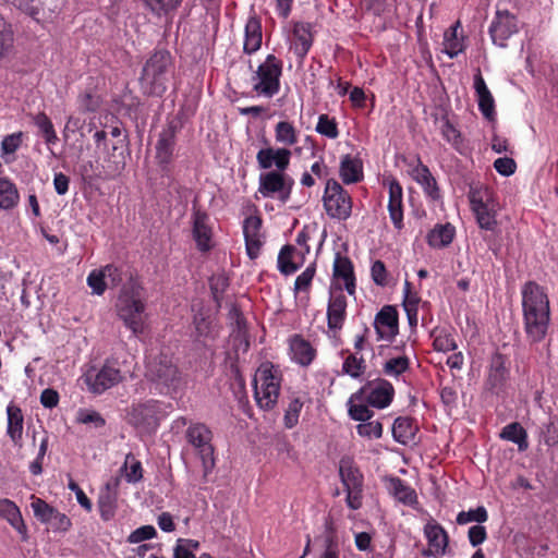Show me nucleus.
<instances>
[{"instance_id":"nucleus-17","label":"nucleus","mask_w":558,"mask_h":558,"mask_svg":"<svg viewBox=\"0 0 558 558\" xmlns=\"http://www.w3.org/2000/svg\"><path fill=\"white\" fill-rule=\"evenodd\" d=\"M292 153L287 147L267 146L256 154V161L260 169L275 172H286L290 166Z\"/></svg>"},{"instance_id":"nucleus-31","label":"nucleus","mask_w":558,"mask_h":558,"mask_svg":"<svg viewBox=\"0 0 558 558\" xmlns=\"http://www.w3.org/2000/svg\"><path fill=\"white\" fill-rule=\"evenodd\" d=\"M312 47V34L308 24L296 23L293 28L291 49L303 59Z\"/></svg>"},{"instance_id":"nucleus-12","label":"nucleus","mask_w":558,"mask_h":558,"mask_svg":"<svg viewBox=\"0 0 558 558\" xmlns=\"http://www.w3.org/2000/svg\"><path fill=\"white\" fill-rule=\"evenodd\" d=\"M393 396L395 388L391 383L386 379L378 378L366 383L354 395H352V399L365 401L368 405L377 409H385L392 402Z\"/></svg>"},{"instance_id":"nucleus-34","label":"nucleus","mask_w":558,"mask_h":558,"mask_svg":"<svg viewBox=\"0 0 558 558\" xmlns=\"http://www.w3.org/2000/svg\"><path fill=\"white\" fill-rule=\"evenodd\" d=\"M454 234L456 229L451 223H437L427 233L426 241L433 248H442L453 241Z\"/></svg>"},{"instance_id":"nucleus-8","label":"nucleus","mask_w":558,"mask_h":558,"mask_svg":"<svg viewBox=\"0 0 558 558\" xmlns=\"http://www.w3.org/2000/svg\"><path fill=\"white\" fill-rule=\"evenodd\" d=\"M339 475L347 492V505L352 510L362 507L364 477L351 457H342L339 461Z\"/></svg>"},{"instance_id":"nucleus-36","label":"nucleus","mask_w":558,"mask_h":558,"mask_svg":"<svg viewBox=\"0 0 558 558\" xmlns=\"http://www.w3.org/2000/svg\"><path fill=\"white\" fill-rule=\"evenodd\" d=\"M0 518L4 519L19 533H26L21 511L12 500L7 498L0 499Z\"/></svg>"},{"instance_id":"nucleus-1","label":"nucleus","mask_w":558,"mask_h":558,"mask_svg":"<svg viewBox=\"0 0 558 558\" xmlns=\"http://www.w3.org/2000/svg\"><path fill=\"white\" fill-rule=\"evenodd\" d=\"M524 330L527 338L538 342L546 336L550 307L546 290L535 281H526L521 288Z\"/></svg>"},{"instance_id":"nucleus-20","label":"nucleus","mask_w":558,"mask_h":558,"mask_svg":"<svg viewBox=\"0 0 558 558\" xmlns=\"http://www.w3.org/2000/svg\"><path fill=\"white\" fill-rule=\"evenodd\" d=\"M410 174L412 179L421 185L427 198L433 202L439 201L441 198L440 189L436 179L429 171L428 167L422 163L421 159H417V163L411 170Z\"/></svg>"},{"instance_id":"nucleus-45","label":"nucleus","mask_w":558,"mask_h":558,"mask_svg":"<svg viewBox=\"0 0 558 558\" xmlns=\"http://www.w3.org/2000/svg\"><path fill=\"white\" fill-rule=\"evenodd\" d=\"M304 402L300 397H292L284 410L283 424L291 429L299 423V417L303 409Z\"/></svg>"},{"instance_id":"nucleus-28","label":"nucleus","mask_w":558,"mask_h":558,"mask_svg":"<svg viewBox=\"0 0 558 558\" xmlns=\"http://www.w3.org/2000/svg\"><path fill=\"white\" fill-rule=\"evenodd\" d=\"M339 175L344 184L357 183L363 179V162L359 157L344 155L341 157Z\"/></svg>"},{"instance_id":"nucleus-7","label":"nucleus","mask_w":558,"mask_h":558,"mask_svg":"<svg viewBox=\"0 0 558 558\" xmlns=\"http://www.w3.org/2000/svg\"><path fill=\"white\" fill-rule=\"evenodd\" d=\"M283 63L275 54H268L251 76L252 90L257 96L272 98L280 90Z\"/></svg>"},{"instance_id":"nucleus-62","label":"nucleus","mask_w":558,"mask_h":558,"mask_svg":"<svg viewBox=\"0 0 558 558\" xmlns=\"http://www.w3.org/2000/svg\"><path fill=\"white\" fill-rule=\"evenodd\" d=\"M157 534L156 529L153 525H143L134 530L129 536L128 542L130 544H138L146 539H151Z\"/></svg>"},{"instance_id":"nucleus-29","label":"nucleus","mask_w":558,"mask_h":558,"mask_svg":"<svg viewBox=\"0 0 558 558\" xmlns=\"http://www.w3.org/2000/svg\"><path fill=\"white\" fill-rule=\"evenodd\" d=\"M389 493L401 504L416 508L418 505L416 492L399 477L388 480Z\"/></svg>"},{"instance_id":"nucleus-49","label":"nucleus","mask_w":558,"mask_h":558,"mask_svg":"<svg viewBox=\"0 0 558 558\" xmlns=\"http://www.w3.org/2000/svg\"><path fill=\"white\" fill-rule=\"evenodd\" d=\"M488 520V512L485 507L478 506L475 509H470L468 511H461L458 513L456 521L459 525H464L470 522H477L482 524Z\"/></svg>"},{"instance_id":"nucleus-42","label":"nucleus","mask_w":558,"mask_h":558,"mask_svg":"<svg viewBox=\"0 0 558 558\" xmlns=\"http://www.w3.org/2000/svg\"><path fill=\"white\" fill-rule=\"evenodd\" d=\"M194 328L198 339H214L217 336V330L210 317L199 312L194 315Z\"/></svg>"},{"instance_id":"nucleus-33","label":"nucleus","mask_w":558,"mask_h":558,"mask_svg":"<svg viewBox=\"0 0 558 558\" xmlns=\"http://www.w3.org/2000/svg\"><path fill=\"white\" fill-rule=\"evenodd\" d=\"M175 146V130L169 128L159 134L156 144V159L160 165H168L174 151Z\"/></svg>"},{"instance_id":"nucleus-25","label":"nucleus","mask_w":558,"mask_h":558,"mask_svg":"<svg viewBox=\"0 0 558 558\" xmlns=\"http://www.w3.org/2000/svg\"><path fill=\"white\" fill-rule=\"evenodd\" d=\"M474 89L480 111L486 119H493L495 116V100L480 70L474 74Z\"/></svg>"},{"instance_id":"nucleus-23","label":"nucleus","mask_w":558,"mask_h":558,"mask_svg":"<svg viewBox=\"0 0 558 558\" xmlns=\"http://www.w3.org/2000/svg\"><path fill=\"white\" fill-rule=\"evenodd\" d=\"M289 349L291 359L302 366H308L316 356V350L301 335H293L289 338Z\"/></svg>"},{"instance_id":"nucleus-52","label":"nucleus","mask_w":558,"mask_h":558,"mask_svg":"<svg viewBox=\"0 0 558 558\" xmlns=\"http://www.w3.org/2000/svg\"><path fill=\"white\" fill-rule=\"evenodd\" d=\"M13 31L11 25L0 15V59L13 47Z\"/></svg>"},{"instance_id":"nucleus-13","label":"nucleus","mask_w":558,"mask_h":558,"mask_svg":"<svg viewBox=\"0 0 558 558\" xmlns=\"http://www.w3.org/2000/svg\"><path fill=\"white\" fill-rule=\"evenodd\" d=\"M347 307L348 300L342 288L330 291L326 312L329 337L337 338L342 330L348 316Z\"/></svg>"},{"instance_id":"nucleus-2","label":"nucleus","mask_w":558,"mask_h":558,"mask_svg":"<svg viewBox=\"0 0 558 558\" xmlns=\"http://www.w3.org/2000/svg\"><path fill=\"white\" fill-rule=\"evenodd\" d=\"M144 288L136 280L123 283L119 293L116 311L124 326L135 338H140L148 327Z\"/></svg>"},{"instance_id":"nucleus-22","label":"nucleus","mask_w":558,"mask_h":558,"mask_svg":"<svg viewBox=\"0 0 558 558\" xmlns=\"http://www.w3.org/2000/svg\"><path fill=\"white\" fill-rule=\"evenodd\" d=\"M389 217L397 229L403 227V190L401 184L392 179L389 182V201H388Z\"/></svg>"},{"instance_id":"nucleus-51","label":"nucleus","mask_w":558,"mask_h":558,"mask_svg":"<svg viewBox=\"0 0 558 558\" xmlns=\"http://www.w3.org/2000/svg\"><path fill=\"white\" fill-rule=\"evenodd\" d=\"M156 15L161 16L179 8L183 0H143Z\"/></svg>"},{"instance_id":"nucleus-15","label":"nucleus","mask_w":558,"mask_h":558,"mask_svg":"<svg viewBox=\"0 0 558 558\" xmlns=\"http://www.w3.org/2000/svg\"><path fill=\"white\" fill-rule=\"evenodd\" d=\"M83 380L89 391L100 395L122 380L121 371L112 365H104L100 369L88 371Z\"/></svg>"},{"instance_id":"nucleus-37","label":"nucleus","mask_w":558,"mask_h":558,"mask_svg":"<svg viewBox=\"0 0 558 558\" xmlns=\"http://www.w3.org/2000/svg\"><path fill=\"white\" fill-rule=\"evenodd\" d=\"M499 437L504 440L515 444L520 451H524L529 447L527 433L518 422L506 425L501 429Z\"/></svg>"},{"instance_id":"nucleus-47","label":"nucleus","mask_w":558,"mask_h":558,"mask_svg":"<svg viewBox=\"0 0 558 558\" xmlns=\"http://www.w3.org/2000/svg\"><path fill=\"white\" fill-rule=\"evenodd\" d=\"M432 337L434 338L433 347L436 351L449 352L457 349L453 336L446 329L434 330Z\"/></svg>"},{"instance_id":"nucleus-38","label":"nucleus","mask_w":558,"mask_h":558,"mask_svg":"<svg viewBox=\"0 0 558 558\" xmlns=\"http://www.w3.org/2000/svg\"><path fill=\"white\" fill-rule=\"evenodd\" d=\"M8 428L7 433L14 444H19L23 434V414L19 407L12 403L7 408Z\"/></svg>"},{"instance_id":"nucleus-26","label":"nucleus","mask_w":558,"mask_h":558,"mask_svg":"<svg viewBox=\"0 0 558 558\" xmlns=\"http://www.w3.org/2000/svg\"><path fill=\"white\" fill-rule=\"evenodd\" d=\"M470 202L480 228L493 231L497 226L495 211L476 193L471 195Z\"/></svg>"},{"instance_id":"nucleus-16","label":"nucleus","mask_w":558,"mask_h":558,"mask_svg":"<svg viewBox=\"0 0 558 558\" xmlns=\"http://www.w3.org/2000/svg\"><path fill=\"white\" fill-rule=\"evenodd\" d=\"M427 541V548L422 550V556L429 558H441L447 555L449 546V535L446 530L435 520L430 519L423 529Z\"/></svg>"},{"instance_id":"nucleus-9","label":"nucleus","mask_w":558,"mask_h":558,"mask_svg":"<svg viewBox=\"0 0 558 558\" xmlns=\"http://www.w3.org/2000/svg\"><path fill=\"white\" fill-rule=\"evenodd\" d=\"M323 204L327 215L332 219L347 220L351 216L352 198L335 179L326 182Z\"/></svg>"},{"instance_id":"nucleus-10","label":"nucleus","mask_w":558,"mask_h":558,"mask_svg":"<svg viewBox=\"0 0 558 558\" xmlns=\"http://www.w3.org/2000/svg\"><path fill=\"white\" fill-rule=\"evenodd\" d=\"M166 415L165 405L157 400H147L142 403L132 404L128 410V422L143 430L156 429L161 417Z\"/></svg>"},{"instance_id":"nucleus-5","label":"nucleus","mask_w":558,"mask_h":558,"mask_svg":"<svg viewBox=\"0 0 558 558\" xmlns=\"http://www.w3.org/2000/svg\"><path fill=\"white\" fill-rule=\"evenodd\" d=\"M186 442L193 448L202 462V482L206 483L208 475L216 465L214 434L204 423H191L184 433Z\"/></svg>"},{"instance_id":"nucleus-57","label":"nucleus","mask_w":558,"mask_h":558,"mask_svg":"<svg viewBox=\"0 0 558 558\" xmlns=\"http://www.w3.org/2000/svg\"><path fill=\"white\" fill-rule=\"evenodd\" d=\"M3 3H10L31 15L34 20H39L40 7L38 0H0Z\"/></svg>"},{"instance_id":"nucleus-39","label":"nucleus","mask_w":558,"mask_h":558,"mask_svg":"<svg viewBox=\"0 0 558 558\" xmlns=\"http://www.w3.org/2000/svg\"><path fill=\"white\" fill-rule=\"evenodd\" d=\"M20 202V194L16 185L7 178L0 177V208L12 209Z\"/></svg>"},{"instance_id":"nucleus-11","label":"nucleus","mask_w":558,"mask_h":558,"mask_svg":"<svg viewBox=\"0 0 558 558\" xmlns=\"http://www.w3.org/2000/svg\"><path fill=\"white\" fill-rule=\"evenodd\" d=\"M294 180L284 172L267 171L259 174L258 193L265 198H276L280 203L289 202Z\"/></svg>"},{"instance_id":"nucleus-59","label":"nucleus","mask_w":558,"mask_h":558,"mask_svg":"<svg viewBox=\"0 0 558 558\" xmlns=\"http://www.w3.org/2000/svg\"><path fill=\"white\" fill-rule=\"evenodd\" d=\"M356 432L361 437L380 438L383 435V425L378 421H365L356 426Z\"/></svg>"},{"instance_id":"nucleus-58","label":"nucleus","mask_w":558,"mask_h":558,"mask_svg":"<svg viewBox=\"0 0 558 558\" xmlns=\"http://www.w3.org/2000/svg\"><path fill=\"white\" fill-rule=\"evenodd\" d=\"M87 284L93 293L101 295L108 287L102 269H95L87 276Z\"/></svg>"},{"instance_id":"nucleus-46","label":"nucleus","mask_w":558,"mask_h":558,"mask_svg":"<svg viewBox=\"0 0 558 558\" xmlns=\"http://www.w3.org/2000/svg\"><path fill=\"white\" fill-rule=\"evenodd\" d=\"M122 471L129 483H137L143 478L142 463L132 453L126 454Z\"/></svg>"},{"instance_id":"nucleus-55","label":"nucleus","mask_w":558,"mask_h":558,"mask_svg":"<svg viewBox=\"0 0 558 558\" xmlns=\"http://www.w3.org/2000/svg\"><path fill=\"white\" fill-rule=\"evenodd\" d=\"M356 399L349 400V415L354 421L365 422L368 421L373 416V411L368 409V404L363 403L364 401H359L360 403H355Z\"/></svg>"},{"instance_id":"nucleus-19","label":"nucleus","mask_w":558,"mask_h":558,"mask_svg":"<svg viewBox=\"0 0 558 558\" xmlns=\"http://www.w3.org/2000/svg\"><path fill=\"white\" fill-rule=\"evenodd\" d=\"M192 233L196 246L202 252H208L211 248L213 231L209 226V216L201 210L193 209L192 214Z\"/></svg>"},{"instance_id":"nucleus-6","label":"nucleus","mask_w":558,"mask_h":558,"mask_svg":"<svg viewBox=\"0 0 558 558\" xmlns=\"http://www.w3.org/2000/svg\"><path fill=\"white\" fill-rule=\"evenodd\" d=\"M145 376L162 393L177 390L182 381L178 366L163 354L149 359Z\"/></svg>"},{"instance_id":"nucleus-64","label":"nucleus","mask_w":558,"mask_h":558,"mask_svg":"<svg viewBox=\"0 0 558 558\" xmlns=\"http://www.w3.org/2000/svg\"><path fill=\"white\" fill-rule=\"evenodd\" d=\"M22 143V133H13L4 136L1 142L2 155L14 154Z\"/></svg>"},{"instance_id":"nucleus-4","label":"nucleus","mask_w":558,"mask_h":558,"mask_svg":"<svg viewBox=\"0 0 558 558\" xmlns=\"http://www.w3.org/2000/svg\"><path fill=\"white\" fill-rule=\"evenodd\" d=\"M282 374L278 365L263 362L253 378L254 399L263 411L272 410L279 399Z\"/></svg>"},{"instance_id":"nucleus-48","label":"nucleus","mask_w":558,"mask_h":558,"mask_svg":"<svg viewBox=\"0 0 558 558\" xmlns=\"http://www.w3.org/2000/svg\"><path fill=\"white\" fill-rule=\"evenodd\" d=\"M315 131L330 140H335L339 136L338 123L335 118H330L328 114H320L318 117Z\"/></svg>"},{"instance_id":"nucleus-30","label":"nucleus","mask_w":558,"mask_h":558,"mask_svg":"<svg viewBox=\"0 0 558 558\" xmlns=\"http://www.w3.org/2000/svg\"><path fill=\"white\" fill-rule=\"evenodd\" d=\"M509 371L506 366V359L502 354H495L490 361L487 378V386L490 390L497 391L506 383Z\"/></svg>"},{"instance_id":"nucleus-40","label":"nucleus","mask_w":558,"mask_h":558,"mask_svg":"<svg viewBox=\"0 0 558 558\" xmlns=\"http://www.w3.org/2000/svg\"><path fill=\"white\" fill-rule=\"evenodd\" d=\"M381 369L386 376L399 379L410 369V359L407 355L389 357L384 362Z\"/></svg>"},{"instance_id":"nucleus-32","label":"nucleus","mask_w":558,"mask_h":558,"mask_svg":"<svg viewBox=\"0 0 558 558\" xmlns=\"http://www.w3.org/2000/svg\"><path fill=\"white\" fill-rule=\"evenodd\" d=\"M303 262L304 259H301L296 253V247L290 244L281 247L277 259L278 269L284 276L294 274L302 266Z\"/></svg>"},{"instance_id":"nucleus-53","label":"nucleus","mask_w":558,"mask_h":558,"mask_svg":"<svg viewBox=\"0 0 558 558\" xmlns=\"http://www.w3.org/2000/svg\"><path fill=\"white\" fill-rule=\"evenodd\" d=\"M440 132L449 144L459 149L462 144L461 133L446 117L441 119Z\"/></svg>"},{"instance_id":"nucleus-3","label":"nucleus","mask_w":558,"mask_h":558,"mask_svg":"<svg viewBox=\"0 0 558 558\" xmlns=\"http://www.w3.org/2000/svg\"><path fill=\"white\" fill-rule=\"evenodd\" d=\"M173 72V61L166 49L155 50L145 62L141 76V87L147 95L162 96L167 90V83Z\"/></svg>"},{"instance_id":"nucleus-41","label":"nucleus","mask_w":558,"mask_h":558,"mask_svg":"<svg viewBox=\"0 0 558 558\" xmlns=\"http://www.w3.org/2000/svg\"><path fill=\"white\" fill-rule=\"evenodd\" d=\"M276 142L284 146H293L299 141V132L289 121H279L275 125Z\"/></svg>"},{"instance_id":"nucleus-35","label":"nucleus","mask_w":558,"mask_h":558,"mask_svg":"<svg viewBox=\"0 0 558 558\" xmlns=\"http://www.w3.org/2000/svg\"><path fill=\"white\" fill-rule=\"evenodd\" d=\"M341 356L343 357L342 374L353 379H359L364 375L367 366L363 355L351 353L349 350H342Z\"/></svg>"},{"instance_id":"nucleus-24","label":"nucleus","mask_w":558,"mask_h":558,"mask_svg":"<svg viewBox=\"0 0 558 558\" xmlns=\"http://www.w3.org/2000/svg\"><path fill=\"white\" fill-rule=\"evenodd\" d=\"M333 277L342 280L348 294H355V276L349 257L337 253L333 260Z\"/></svg>"},{"instance_id":"nucleus-27","label":"nucleus","mask_w":558,"mask_h":558,"mask_svg":"<svg viewBox=\"0 0 558 558\" xmlns=\"http://www.w3.org/2000/svg\"><path fill=\"white\" fill-rule=\"evenodd\" d=\"M418 426L412 417L399 416L392 425V437L401 445L414 442Z\"/></svg>"},{"instance_id":"nucleus-56","label":"nucleus","mask_w":558,"mask_h":558,"mask_svg":"<svg viewBox=\"0 0 558 558\" xmlns=\"http://www.w3.org/2000/svg\"><path fill=\"white\" fill-rule=\"evenodd\" d=\"M76 421L81 424L92 425L95 428H101L106 424V420L101 414L94 410H80Z\"/></svg>"},{"instance_id":"nucleus-21","label":"nucleus","mask_w":558,"mask_h":558,"mask_svg":"<svg viewBox=\"0 0 558 558\" xmlns=\"http://www.w3.org/2000/svg\"><path fill=\"white\" fill-rule=\"evenodd\" d=\"M263 40L262 21L253 12L245 23L243 51L253 54L259 50Z\"/></svg>"},{"instance_id":"nucleus-61","label":"nucleus","mask_w":558,"mask_h":558,"mask_svg":"<svg viewBox=\"0 0 558 558\" xmlns=\"http://www.w3.org/2000/svg\"><path fill=\"white\" fill-rule=\"evenodd\" d=\"M542 439L545 445L553 447L558 444V421L550 418L542 428Z\"/></svg>"},{"instance_id":"nucleus-63","label":"nucleus","mask_w":558,"mask_h":558,"mask_svg":"<svg viewBox=\"0 0 558 558\" xmlns=\"http://www.w3.org/2000/svg\"><path fill=\"white\" fill-rule=\"evenodd\" d=\"M262 219L258 216H250L244 219L243 234L244 239L250 236L262 235Z\"/></svg>"},{"instance_id":"nucleus-44","label":"nucleus","mask_w":558,"mask_h":558,"mask_svg":"<svg viewBox=\"0 0 558 558\" xmlns=\"http://www.w3.org/2000/svg\"><path fill=\"white\" fill-rule=\"evenodd\" d=\"M102 269V272L105 275L107 284L111 288H116L124 282V280L128 279V282L130 280H134L132 278V275L124 271L122 267L116 266V265H106Z\"/></svg>"},{"instance_id":"nucleus-18","label":"nucleus","mask_w":558,"mask_h":558,"mask_svg":"<svg viewBox=\"0 0 558 558\" xmlns=\"http://www.w3.org/2000/svg\"><path fill=\"white\" fill-rule=\"evenodd\" d=\"M374 328L377 340L393 341L399 332V317L391 305L384 306L375 316Z\"/></svg>"},{"instance_id":"nucleus-54","label":"nucleus","mask_w":558,"mask_h":558,"mask_svg":"<svg viewBox=\"0 0 558 558\" xmlns=\"http://www.w3.org/2000/svg\"><path fill=\"white\" fill-rule=\"evenodd\" d=\"M100 106V97L92 90H86L77 97V107L81 112H94Z\"/></svg>"},{"instance_id":"nucleus-14","label":"nucleus","mask_w":558,"mask_h":558,"mask_svg":"<svg viewBox=\"0 0 558 558\" xmlns=\"http://www.w3.org/2000/svg\"><path fill=\"white\" fill-rule=\"evenodd\" d=\"M518 32L515 15L508 10H497L488 28L493 43L500 48H506L507 40Z\"/></svg>"},{"instance_id":"nucleus-43","label":"nucleus","mask_w":558,"mask_h":558,"mask_svg":"<svg viewBox=\"0 0 558 558\" xmlns=\"http://www.w3.org/2000/svg\"><path fill=\"white\" fill-rule=\"evenodd\" d=\"M458 27L459 22L444 35V52L450 58L457 57L464 49L463 39L459 38L457 34Z\"/></svg>"},{"instance_id":"nucleus-50","label":"nucleus","mask_w":558,"mask_h":558,"mask_svg":"<svg viewBox=\"0 0 558 558\" xmlns=\"http://www.w3.org/2000/svg\"><path fill=\"white\" fill-rule=\"evenodd\" d=\"M34 123L41 132L47 144H54L58 141L53 124L45 113L36 114Z\"/></svg>"},{"instance_id":"nucleus-60","label":"nucleus","mask_w":558,"mask_h":558,"mask_svg":"<svg viewBox=\"0 0 558 558\" xmlns=\"http://www.w3.org/2000/svg\"><path fill=\"white\" fill-rule=\"evenodd\" d=\"M32 509L34 511L35 517L44 523H48L50 521L51 515L56 510L40 498H36L35 500H33Z\"/></svg>"}]
</instances>
